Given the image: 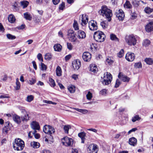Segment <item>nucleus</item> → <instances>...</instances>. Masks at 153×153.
<instances>
[{
    "mask_svg": "<svg viewBox=\"0 0 153 153\" xmlns=\"http://www.w3.org/2000/svg\"><path fill=\"white\" fill-rule=\"evenodd\" d=\"M99 12L100 15L105 17L108 22H110L111 20V17L112 16V11L106 6H102Z\"/></svg>",
    "mask_w": 153,
    "mask_h": 153,
    "instance_id": "obj_1",
    "label": "nucleus"
},
{
    "mask_svg": "<svg viewBox=\"0 0 153 153\" xmlns=\"http://www.w3.org/2000/svg\"><path fill=\"white\" fill-rule=\"evenodd\" d=\"M139 37L134 34L126 35L125 37V40L127 44L130 46H134L136 44Z\"/></svg>",
    "mask_w": 153,
    "mask_h": 153,
    "instance_id": "obj_2",
    "label": "nucleus"
},
{
    "mask_svg": "<svg viewBox=\"0 0 153 153\" xmlns=\"http://www.w3.org/2000/svg\"><path fill=\"white\" fill-rule=\"evenodd\" d=\"M13 145L14 149L17 151L22 150L25 146L24 142L20 138L16 139Z\"/></svg>",
    "mask_w": 153,
    "mask_h": 153,
    "instance_id": "obj_3",
    "label": "nucleus"
},
{
    "mask_svg": "<svg viewBox=\"0 0 153 153\" xmlns=\"http://www.w3.org/2000/svg\"><path fill=\"white\" fill-rule=\"evenodd\" d=\"M112 77L110 73L106 72L104 74L102 80H101L102 83L104 85H107L111 83Z\"/></svg>",
    "mask_w": 153,
    "mask_h": 153,
    "instance_id": "obj_4",
    "label": "nucleus"
},
{
    "mask_svg": "<svg viewBox=\"0 0 153 153\" xmlns=\"http://www.w3.org/2000/svg\"><path fill=\"white\" fill-rule=\"evenodd\" d=\"M105 35L101 31H97L95 32L94 35V39L97 42H103L105 40Z\"/></svg>",
    "mask_w": 153,
    "mask_h": 153,
    "instance_id": "obj_5",
    "label": "nucleus"
},
{
    "mask_svg": "<svg viewBox=\"0 0 153 153\" xmlns=\"http://www.w3.org/2000/svg\"><path fill=\"white\" fill-rule=\"evenodd\" d=\"M67 32V36L69 40L71 42H76L77 40L74 30L72 29H69Z\"/></svg>",
    "mask_w": 153,
    "mask_h": 153,
    "instance_id": "obj_6",
    "label": "nucleus"
},
{
    "mask_svg": "<svg viewBox=\"0 0 153 153\" xmlns=\"http://www.w3.org/2000/svg\"><path fill=\"white\" fill-rule=\"evenodd\" d=\"M98 150V147L96 144L92 143L89 146L87 150L89 153H97Z\"/></svg>",
    "mask_w": 153,
    "mask_h": 153,
    "instance_id": "obj_7",
    "label": "nucleus"
},
{
    "mask_svg": "<svg viewBox=\"0 0 153 153\" xmlns=\"http://www.w3.org/2000/svg\"><path fill=\"white\" fill-rule=\"evenodd\" d=\"M62 143L65 146H71L73 143V140L72 138L67 137H64L62 139Z\"/></svg>",
    "mask_w": 153,
    "mask_h": 153,
    "instance_id": "obj_8",
    "label": "nucleus"
},
{
    "mask_svg": "<svg viewBox=\"0 0 153 153\" xmlns=\"http://www.w3.org/2000/svg\"><path fill=\"white\" fill-rule=\"evenodd\" d=\"M43 131L46 134H51L54 133L55 129L50 126L46 125L43 127Z\"/></svg>",
    "mask_w": 153,
    "mask_h": 153,
    "instance_id": "obj_9",
    "label": "nucleus"
},
{
    "mask_svg": "<svg viewBox=\"0 0 153 153\" xmlns=\"http://www.w3.org/2000/svg\"><path fill=\"white\" fill-rule=\"evenodd\" d=\"M115 14L120 21H122L123 20L125 15L123 11L121 9H120L117 11Z\"/></svg>",
    "mask_w": 153,
    "mask_h": 153,
    "instance_id": "obj_10",
    "label": "nucleus"
},
{
    "mask_svg": "<svg viewBox=\"0 0 153 153\" xmlns=\"http://www.w3.org/2000/svg\"><path fill=\"white\" fill-rule=\"evenodd\" d=\"M88 24L89 28L91 30L94 31L97 30L98 28L96 21L92 20L89 22Z\"/></svg>",
    "mask_w": 153,
    "mask_h": 153,
    "instance_id": "obj_11",
    "label": "nucleus"
},
{
    "mask_svg": "<svg viewBox=\"0 0 153 153\" xmlns=\"http://www.w3.org/2000/svg\"><path fill=\"white\" fill-rule=\"evenodd\" d=\"M135 56L134 54L130 52H128L126 55V59L129 62L133 61L134 59Z\"/></svg>",
    "mask_w": 153,
    "mask_h": 153,
    "instance_id": "obj_12",
    "label": "nucleus"
},
{
    "mask_svg": "<svg viewBox=\"0 0 153 153\" xmlns=\"http://www.w3.org/2000/svg\"><path fill=\"white\" fill-rule=\"evenodd\" d=\"M82 58L85 61H89L91 58V54L88 52H85L83 53Z\"/></svg>",
    "mask_w": 153,
    "mask_h": 153,
    "instance_id": "obj_13",
    "label": "nucleus"
},
{
    "mask_svg": "<svg viewBox=\"0 0 153 153\" xmlns=\"http://www.w3.org/2000/svg\"><path fill=\"white\" fill-rule=\"evenodd\" d=\"M77 37L79 39H83L86 37L85 33L82 30H79L77 33Z\"/></svg>",
    "mask_w": 153,
    "mask_h": 153,
    "instance_id": "obj_14",
    "label": "nucleus"
},
{
    "mask_svg": "<svg viewBox=\"0 0 153 153\" xmlns=\"http://www.w3.org/2000/svg\"><path fill=\"white\" fill-rule=\"evenodd\" d=\"M119 78L124 82H128L130 78L124 75L121 73H119L118 75Z\"/></svg>",
    "mask_w": 153,
    "mask_h": 153,
    "instance_id": "obj_15",
    "label": "nucleus"
},
{
    "mask_svg": "<svg viewBox=\"0 0 153 153\" xmlns=\"http://www.w3.org/2000/svg\"><path fill=\"white\" fill-rule=\"evenodd\" d=\"M81 63L79 60L74 61L72 63V66L74 69L78 70L81 66Z\"/></svg>",
    "mask_w": 153,
    "mask_h": 153,
    "instance_id": "obj_16",
    "label": "nucleus"
},
{
    "mask_svg": "<svg viewBox=\"0 0 153 153\" xmlns=\"http://www.w3.org/2000/svg\"><path fill=\"white\" fill-rule=\"evenodd\" d=\"M145 29L147 32H150L153 30V22L149 23L146 26Z\"/></svg>",
    "mask_w": 153,
    "mask_h": 153,
    "instance_id": "obj_17",
    "label": "nucleus"
},
{
    "mask_svg": "<svg viewBox=\"0 0 153 153\" xmlns=\"http://www.w3.org/2000/svg\"><path fill=\"white\" fill-rule=\"evenodd\" d=\"M31 128L34 130H39L40 126L39 123L35 121L32 122L31 124Z\"/></svg>",
    "mask_w": 153,
    "mask_h": 153,
    "instance_id": "obj_18",
    "label": "nucleus"
},
{
    "mask_svg": "<svg viewBox=\"0 0 153 153\" xmlns=\"http://www.w3.org/2000/svg\"><path fill=\"white\" fill-rule=\"evenodd\" d=\"M12 117L13 120L17 123L19 124L21 122L20 117L18 115L15 114L13 115Z\"/></svg>",
    "mask_w": 153,
    "mask_h": 153,
    "instance_id": "obj_19",
    "label": "nucleus"
},
{
    "mask_svg": "<svg viewBox=\"0 0 153 153\" xmlns=\"http://www.w3.org/2000/svg\"><path fill=\"white\" fill-rule=\"evenodd\" d=\"M29 112H27L26 114H24V116L21 117L22 120L23 122H27L30 120V117L29 116Z\"/></svg>",
    "mask_w": 153,
    "mask_h": 153,
    "instance_id": "obj_20",
    "label": "nucleus"
},
{
    "mask_svg": "<svg viewBox=\"0 0 153 153\" xmlns=\"http://www.w3.org/2000/svg\"><path fill=\"white\" fill-rule=\"evenodd\" d=\"M86 135V133L84 132H82L78 134V136L81 138L82 143H84L85 139V137Z\"/></svg>",
    "mask_w": 153,
    "mask_h": 153,
    "instance_id": "obj_21",
    "label": "nucleus"
},
{
    "mask_svg": "<svg viewBox=\"0 0 153 153\" xmlns=\"http://www.w3.org/2000/svg\"><path fill=\"white\" fill-rule=\"evenodd\" d=\"M137 139L134 137L130 138L129 140V143L131 145L134 146L137 144Z\"/></svg>",
    "mask_w": 153,
    "mask_h": 153,
    "instance_id": "obj_22",
    "label": "nucleus"
},
{
    "mask_svg": "<svg viewBox=\"0 0 153 153\" xmlns=\"http://www.w3.org/2000/svg\"><path fill=\"white\" fill-rule=\"evenodd\" d=\"M53 48L55 51L60 52L62 49V46L59 44H55L53 46Z\"/></svg>",
    "mask_w": 153,
    "mask_h": 153,
    "instance_id": "obj_23",
    "label": "nucleus"
},
{
    "mask_svg": "<svg viewBox=\"0 0 153 153\" xmlns=\"http://www.w3.org/2000/svg\"><path fill=\"white\" fill-rule=\"evenodd\" d=\"M90 71L94 73H96L97 72V68L95 64H92L90 65Z\"/></svg>",
    "mask_w": 153,
    "mask_h": 153,
    "instance_id": "obj_24",
    "label": "nucleus"
},
{
    "mask_svg": "<svg viewBox=\"0 0 153 153\" xmlns=\"http://www.w3.org/2000/svg\"><path fill=\"white\" fill-rule=\"evenodd\" d=\"M82 22L85 25L88 22V18L87 16L83 14L82 15Z\"/></svg>",
    "mask_w": 153,
    "mask_h": 153,
    "instance_id": "obj_25",
    "label": "nucleus"
},
{
    "mask_svg": "<svg viewBox=\"0 0 153 153\" xmlns=\"http://www.w3.org/2000/svg\"><path fill=\"white\" fill-rule=\"evenodd\" d=\"M68 89L71 93H74L75 91V87L72 85H70L68 86Z\"/></svg>",
    "mask_w": 153,
    "mask_h": 153,
    "instance_id": "obj_26",
    "label": "nucleus"
},
{
    "mask_svg": "<svg viewBox=\"0 0 153 153\" xmlns=\"http://www.w3.org/2000/svg\"><path fill=\"white\" fill-rule=\"evenodd\" d=\"M8 21L11 23H14L16 20L15 17L13 14L9 15L8 17Z\"/></svg>",
    "mask_w": 153,
    "mask_h": 153,
    "instance_id": "obj_27",
    "label": "nucleus"
},
{
    "mask_svg": "<svg viewBox=\"0 0 153 153\" xmlns=\"http://www.w3.org/2000/svg\"><path fill=\"white\" fill-rule=\"evenodd\" d=\"M56 75L60 76L62 75V71L61 67L59 66H57L56 70Z\"/></svg>",
    "mask_w": 153,
    "mask_h": 153,
    "instance_id": "obj_28",
    "label": "nucleus"
},
{
    "mask_svg": "<svg viewBox=\"0 0 153 153\" xmlns=\"http://www.w3.org/2000/svg\"><path fill=\"white\" fill-rule=\"evenodd\" d=\"M114 62L113 58L111 57H108L106 60L105 63L106 64L110 65H112Z\"/></svg>",
    "mask_w": 153,
    "mask_h": 153,
    "instance_id": "obj_29",
    "label": "nucleus"
},
{
    "mask_svg": "<svg viewBox=\"0 0 153 153\" xmlns=\"http://www.w3.org/2000/svg\"><path fill=\"white\" fill-rule=\"evenodd\" d=\"M31 146L35 149H37L39 147L40 144L37 142H33L31 143Z\"/></svg>",
    "mask_w": 153,
    "mask_h": 153,
    "instance_id": "obj_30",
    "label": "nucleus"
},
{
    "mask_svg": "<svg viewBox=\"0 0 153 153\" xmlns=\"http://www.w3.org/2000/svg\"><path fill=\"white\" fill-rule=\"evenodd\" d=\"M24 18L27 20H31L32 19V17L30 14L28 12H26L24 14Z\"/></svg>",
    "mask_w": 153,
    "mask_h": 153,
    "instance_id": "obj_31",
    "label": "nucleus"
},
{
    "mask_svg": "<svg viewBox=\"0 0 153 153\" xmlns=\"http://www.w3.org/2000/svg\"><path fill=\"white\" fill-rule=\"evenodd\" d=\"M108 24V23L106 21H103L100 23V25L104 29L107 28Z\"/></svg>",
    "mask_w": 153,
    "mask_h": 153,
    "instance_id": "obj_32",
    "label": "nucleus"
},
{
    "mask_svg": "<svg viewBox=\"0 0 153 153\" xmlns=\"http://www.w3.org/2000/svg\"><path fill=\"white\" fill-rule=\"evenodd\" d=\"M74 109L76 110L83 114H86L88 112V110L86 109H79L77 108H75Z\"/></svg>",
    "mask_w": 153,
    "mask_h": 153,
    "instance_id": "obj_33",
    "label": "nucleus"
},
{
    "mask_svg": "<svg viewBox=\"0 0 153 153\" xmlns=\"http://www.w3.org/2000/svg\"><path fill=\"white\" fill-rule=\"evenodd\" d=\"M28 4V2L26 1H23L21 2V5L24 8L27 7Z\"/></svg>",
    "mask_w": 153,
    "mask_h": 153,
    "instance_id": "obj_34",
    "label": "nucleus"
},
{
    "mask_svg": "<svg viewBox=\"0 0 153 153\" xmlns=\"http://www.w3.org/2000/svg\"><path fill=\"white\" fill-rule=\"evenodd\" d=\"M124 7L125 8L130 9L131 8L132 5L128 1H126L124 4Z\"/></svg>",
    "mask_w": 153,
    "mask_h": 153,
    "instance_id": "obj_35",
    "label": "nucleus"
},
{
    "mask_svg": "<svg viewBox=\"0 0 153 153\" xmlns=\"http://www.w3.org/2000/svg\"><path fill=\"white\" fill-rule=\"evenodd\" d=\"M145 62L149 65H152L153 63V61L151 58H146L145 60Z\"/></svg>",
    "mask_w": 153,
    "mask_h": 153,
    "instance_id": "obj_36",
    "label": "nucleus"
},
{
    "mask_svg": "<svg viewBox=\"0 0 153 153\" xmlns=\"http://www.w3.org/2000/svg\"><path fill=\"white\" fill-rule=\"evenodd\" d=\"M150 43V40L148 39L144 40L143 42V46L146 47L149 46Z\"/></svg>",
    "mask_w": 153,
    "mask_h": 153,
    "instance_id": "obj_37",
    "label": "nucleus"
},
{
    "mask_svg": "<svg viewBox=\"0 0 153 153\" xmlns=\"http://www.w3.org/2000/svg\"><path fill=\"white\" fill-rule=\"evenodd\" d=\"M71 128V126L70 125H65L63 129L65 133L68 134L69 130Z\"/></svg>",
    "mask_w": 153,
    "mask_h": 153,
    "instance_id": "obj_38",
    "label": "nucleus"
},
{
    "mask_svg": "<svg viewBox=\"0 0 153 153\" xmlns=\"http://www.w3.org/2000/svg\"><path fill=\"white\" fill-rule=\"evenodd\" d=\"M144 11L146 13L150 14L153 12V9L149 7H147L145 8Z\"/></svg>",
    "mask_w": 153,
    "mask_h": 153,
    "instance_id": "obj_39",
    "label": "nucleus"
},
{
    "mask_svg": "<svg viewBox=\"0 0 153 153\" xmlns=\"http://www.w3.org/2000/svg\"><path fill=\"white\" fill-rule=\"evenodd\" d=\"M73 27L75 30H79L78 23L76 21L74 20L73 24Z\"/></svg>",
    "mask_w": 153,
    "mask_h": 153,
    "instance_id": "obj_40",
    "label": "nucleus"
},
{
    "mask_svg": "<svg viewBox=\"0 0 153 153\" xmlns=\"http://www.w3.org/2000/svg\"><path fill=\"white\" fill-rule=\"evenodd\" d=\"M6 36L8 39L10 40H13L16 38V36H15L13 35L10 34H7L6 35Z\"/></svg>",
    "mask_w": 153,
    "mask_h": 153,
    "instance_id": "obj_41",
    "label": "nucleus"
},
{
    "mask_svg": "<svg viewBox=\"0 0 153 153\" xmlns=\"http://www.w3.org/2000/svg\"><path fill=\"white\" fill-rule=\"evenodd\" d=\"M49 84L51 87H54L55 85V83L54 80L52 78H50L49 79Z\"/></svg>",
    "mask_w": 153,
    "mask_h": 153,
    "instance_id": "obj_42",
    "label": "nucleus"
},
{
    "mask_svg": "<svg viewBox=\"0 0 153 153\" xmlns=\"http://www.w3.org/2000/svg\"><path fill=\"white\" fill-rule=\"evenodd\" d=\"M86 98L87 100H90L92 97V94L90 91H88V93L86 95Z\"/></svg>",
    "mask_w": 153,
    "mask_h": 153,
    "instance_id": "obj_43",
    "label": "nucleus"
},
{
    "mask_svg": "<svg viewBox=\"0 0 153 153\" xmlns=\"http://www.w3.org/2000/svg\"><path fill=\"white\" fill-rule=\"evenodd\" d=\"M140 119L141 117L138 115H136L132 118V121L133 122H134L136 121L140 120Z\"/></svg>",
    "mask_w": 153,
    "mask_h": 153,
    "instance_id": "obj_44",
    "label": "nucleus"
},
{
    "mask_svg": "<svg viewBox=\"0 0 153 153\" xmlns=\"http://www.w3.org/2000/svg\"><path fill=\"white\" fill-rule=\"evenodd\" d=\"M134 67L136 68H141L142 67V65L141 62L135 63L134 65Z\"/></svg>",
    "mask_w": 153,
    "mask_h": 153,
    "instance_id": "obj_45",
    "label": "nucleus"
},
{
    "mask_svg": "<svg viewBox=\"0 0 153 153\" xmlns=\"http://www.w3.org/2000/svg\"><path fill=\"white\" fill-rule=\"evenodd\" d=\"M110 38L111 40L117 41H119V39L116 37L115 35L113 34L110 35Z\"/></svg>",
    "mask_w": 153,
    "mask_h": 153,
    "instance_id": "obj_46",
    "label": "nucleus"
},
{
    "mask_svg": "<svg viewBox=\"0 0 153 153\" xmlns=\"http://www.w3.org/2000/svg\"><path fill=\"white\" fill-rule=\"evenodd\" d=\"M52 56L51 53H48L45 55V59L46 60H49L51 58Z\"/></svg>",
    "mask_w": 153,
    "mask_h": 153,
    "instance_id": "obj_47",
    "label": "nucleus"
},
{
    "mask_svg": "<svg viewBox=\"0 0 153 153\" xmlns=\"http://www.w3.org/2000/svg\"><path fill=\"white\" fill-rule=\"evenodd\" d=\"M36 82V80L33 78L30 79L28 81V83L30 85H33Z\"/></svg>",
    "mask_w": 153,
    "mask_h": 153,
    "instance_id": "obj_48",
    "label": "nucleus"
},
{
    "mask_svg": "<svg viewBox=\"0 0 153 153\" xmlns=\"http://www.w3.org/2000/svg\"><path fill=\"white\" fill-rule=\"evenodd\" d=\"M36 131L34 130V131L32 132V134H33L35 137L37 139H39L40 137V135L39 134L37 133Z\"/></svg>",
    "mask_w": 153,
    "mask_h": 153,
    "instance_id": "obj_49",
    "label": "nucleus"
},
{
    "mask_svg": "<svg viewBox=\"0 0 153 153\" xmlns=\"http://www.w3.org/2000/svg\"><path fill=\"white\" fill-rule=\"evenodd\" d=\"M34 98V97L32 95L28 96L26 100L29 102H30L32 101Z\"/></svg>",
    "mask_w": 153,
    "mask_h": 153,
    "instance_id": "obj_50",
    "label": "nucleus"
},
{
    "mask_svg": "<svg viewBox=\"0 0 153 153\" xmlns=\"http://www.w3.org/2000/svg\"><path fill=\"white\" fill-rule=\"evenodd\" d=\"M65 8V3L62 2L59 6V9L60 10H63Z\"/></svg>",
    "mask_w": 153,
    "mask_h": 153,
    "instance_id": "obj_51",
    "label": "nucleus"
},
{
    "mask_svg": "<svg viewBox=\"0 0 153 153\" xmlns=\"http://www.w3.org/2000/svg\"><path fill=\"white\" fill-rule=\"evenodd\" d=\"M132 4L135 7H137L139 6L140 3L139 1L134 0L132 1Z\"/></svg>",
    "mask_w": 153,
    "mask_h": 153,
    "instance_id": "obj_52",
    "label": "nucleus"
},
{
    "mask_svg": "<svg viewBox=\"0 0 153 153\" xmlns=\"http://www.w3.org/2000/svg\"><path fill=\"white\" fill-rule=\"evenodd\" d=\"M41 69L42 71L46 70L47 68V67L43 63L41 62Z\"/></svg>",
    "mask_w": 153,
    "mask_h": 153,
    "instance_id": "obj_53",
    "label": "nucleus"
},
{
    "mask_svg": "<svg viewBox=\"0 0 153 153\" xmlns=\"http://www.w3.org/2000/svg\"><path fill=\"white\" fill-rule=\"evenodd\" d=\"M8 127L5 126L3 129L2 131L3 133L4 134H6L7 133L8 131H9Z\"/></svg>",
    "mask_w": 153,
    "mask_h": 153,
    "instance_id": "obj_54",
    "label": "nucleus"
},
{
    "mask_svg": "<svg viewBox=\"0 0 153 153\" xmlns=\"http://www.w3.org/2000/svg\"><path fill=\"white\" fill-rule=\"evenodd\" d=\"M41 16H35L34 17V19H35V21L37 22H40L41 19Z\"/></svg>",
    "mask_w": 153,
    "mask_h": 153,
    "instance_id": "obj_55",
    "label": "nucleus"
},
{
    "mask_svg": "<svg viewBox=\"0 0 153 153\" xmlns=\"http://www.w3.org/2000/svg\"><path fill=\"white\" fill-rule=\"evenodd\" d=\"M124 52L123 50L121 49L118 53V56L120 58L122 57L123 56Z\"/></svg>",
    "mask_w": 153,
    "mask_h": 153,
    "instance_id": "obj_56",
    "label": "nucleus"
},
{
    "mask_svg": "<svg viewBox=\"0 0 153 153\" xmlns=\"http://www.w3.org/2000/svg\"><path fill=\"white\" fill-rule=\"evenodd\" d=\"M37 57L39 61H41L42 62H43V59L41 54L40 53H38L37 56Z\"/></svg>",
    "mask_w": 153,
    "mask_h": 153,
    "instance_id": "obj_57",
    "label": "nucleus"
},
{
    "mask_svg": "<svg viewBox=\"0 0 153 153\" xmlns=\"http://www.w3.org/2000/svg\"><path fill=\"white\" fill-rule=\"evenodd\" d=\"M43 102L44 103H48V104H52L54 105H55L56 104V103L55 102H53L52 101H51L44 100L43 101Z\"/></svg>",
    "mask_w": 153,
    "mask_h": 153,
    "instance_id": "obj_58",
    "label": "nucleus"
},
{
    "mask_svg": "<svg viewBox=\"0 0 153 153\" xmlns=\"http://www.w3.org/2000/svg\"><path fill=\"white\" fill-rule=\"evenodd\" d=\"M107 92V89H105L101 90L100 92V94L102 95H105Z\"/></svg>",
    "mask_w": 153,
    "mask_h": 153,
    "instance_id": "obj_59",
    "label": "nucleus"
},
{
    "mask_svg": "<svg viewBox=\"0 0 153 153\" xmlns=\"http://www.w3.org/2000/svg\"><path fill=\"white\" fill-rule=\"evenodd\" d=\"M67 46L69 50H72L73 48V46L72 44L70 43H67Z\"/></svg>",
    "mask_w": 153,
    "mask_h": 153,
    "instance_id": "obj_60",
    "label": "nucleus"
},
{
    "mask_svg": "<svg viewBox=\"0 0 153 153\" xmlns=\"http://www.w3.org/2000/svg\"><path fill=\"white\" fill-rule=\"evenodd\" d=\"M40 153H51V152L49 150L44 149L40 151Z\"/></svg>",
    "mask_w": 153,
    "mask_h": 153,
    "instance_id": "obj_61",
    "label": "nucleus"
},
{
    "mask_svg": "<svg viewBox=\"0 0 153 153\" xmlns=\"http://www.w3.org/2000/svg\"><path fill=\"white\" fill-rule=\"evenodd\" d=\"M16 86L15 87V88L16 90H19L20 87V82H16Z\"/></svg>",
    "mask_w": 153,
    "mask_h": 153,
    "instance_id": "obj_62",
    "label": "nucleus"
},
{
    "mask_svg": "<svg viewBox=\"0 0 153 153\" xmlns=\"http://www.w3.org/2000/svg\"><path fill=\"white\" fill-rule=\"evenodd\" d=\"M120 81L118 79H117L116 81L115 87L116 88L118 87L119 86V85H120Z\"/></svg>",
    "mask_w": 153,
    "mask_h": 153,
    "instance_id": "obj_63",
    "label": "nucleus"
},
{
    "mask_svg": "<svg viewBox=\"0 0 153 153\" xmlns=\"http://www.w3.org/2000/svg\"><path fill=\"white\" fill-rule=\"evenodd\" d=\"M137 130V128H133L128 131V134L129 135L132 132H134Z\"/></svg>",
    "mask_w": 153,
    "mask_h": 153,
    "instance_id": "obj_64",
    "label": "nucleus"
}]
</instances>
